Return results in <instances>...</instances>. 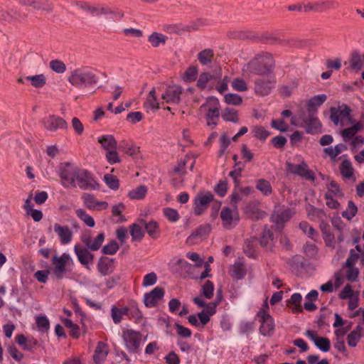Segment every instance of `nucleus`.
<instances>
[{
  "label": "nucleus",
  "mask_w": 364,
  "mask_h": 364,
  "mask_svg": "<svg viewBox=\"0 0 364 364\" xmlns=\"http://www.w3.org/2000/svg\"><path fill=\"white\" fill-rule=\"evenodd\" d=\"M215 53L213 49L206 48L198 53V60L203 65L210 64L214 59Z\"/></svg>",
  "instance_id": "c9c22d12"
},
{
  "label": "nucleus",
  "mask_w": 364,
  "mask_h": 364,
  "mask_svg": "<svg viewBox=\"0 0 364 364\" xmlns=\"http://www.w3.org/2000/svg\"><path fill=\"white\" fill-rule=\"evenodd\" d=\"M144 106L145 108H150L156 110L159 108V103L157 102L155 88H153L149 92Z\"/></svg>",
  "instance_id": "8fccbe9b"
},
{
  "label": "nucleus",
  "mask_w": 364,
  "mask_h": 364,
  "mask_svg": "<svg viewBox=\"0 0 364 364\" xmlns=\"http://www.w3.org/2000/svg\"><path fill=\"white\" fill-rule=\"evenodd\" d=\"M198 75V68L196 66H190L187 68L183 75V80L186 82L195 81Z\"/></svg>",
  "instance_id": "e2e57ef3"
},
{
  "label": "nucleus",
  "mask_w": 364,
  "mask_h": 364,
  "mask_svg": "<svg viewBox=\"0 0 364 364\" xmlns=\"http://www.w3.org/2000/svg\"><path fill=\"white\" fill-rule=\"evenodd\" d=\"M164 289L156 287L150 292L145 294L144 297V303L148 308H152L157 306L159 301L161 300L164 296Z\"/></svg>",
  "instance_id": "dca6fc26"
},
{
  "label": "nucleus",
  "mask_w": 364,
  "mask_h": 364,
  "mask_svg": "<svg viewBox=\"0 0 364 364\" xmlns=\"http://www.w3.org/2000/svg\"><path fill=\"white\" fill-rule=\"evenodd\" d=\"M256 188L266 196L271 195L272 193V188L270 183L263 178L257 181Z\"/></svg>",
  "instance_id": "49530a36"
},
{
  "label": "nucleus",
  "mask_w": 364,
  "mask_h": 364,
  "mask_svg": "<svg viewBox=\"0 0 364 364\" xmlns=\"http://www.w3.org/2000/svg\"><path fill=\"white\" fill-rule=\"evenodd\" d=\"M27 17V15L21 16L17 11L10 10H1L0 11V21H21L25 20Z\"/></svg>",
  "instance_id": "c85d7f7f"
},
{
  "label": "nucleus",
  "mask_w": 364,
  "mask_h": 364,
  "mask_svg": "<svg viewBox=\"0 0 364 364\" xmlns=\"http://www.w3.org/2000/svg\"><path fill=\"white\" fill-rule=\"evenodd\" d=\"M327 100L324 94L318 95L311 98L306 104L308 113H317V108L323 104Z\"/></svg>",
  "instance_id": "bb28decb"
},
{
  "label": "nucleus",
  "mask_w": 364,
  "mask_h": 364,
  "mask_svg": "<svg viewBox=\"0 0 364 364\" xmlns=\"http://www.w3.org/2000/svg\"><path fill=\"white\" fill-rule=\"evenodd\" d=\"M53 265V274L58 279H62L68 271V267L73 264L70 256L67 253H63L60 256H54L52 258Z\"/></svg>",
  "instance_id": "39448f33"
},
{
  "label": "nucleus",
  "mask_w": 364,
  "mask_h": 364,
  "mask_svg": "<svg viewBox=\"0 0 364 364\" xmlns=\"http://www.w3.org/2000/svg\"><path fill=\"white\" fill-rule=\"evenodd\" d=\"M253 136L257 139L264 141L270 134L269 132L262 126H256L252 129Z\"/></svg>",
  "instance_id": "bf43d9fd"
},
{
  "label": "nucleus",
  "mask_w": 364,
  "mask_h": 364,
  "mask_svg": "<svg viewBox=\"0 0 364 364\" xmlns=\"http://www.w3.org/2000/svg\"><path fill=\"white\" fill-rule=\"evenodd\" d=\"M90 249L83 247L79 245L74 247L75 253L77 255V259L81 264L87 266L92 264L94 261V255L90 252Z\"/></svg>",
  "instance_id": "5701e85b"
},
{
  "label": "nucleus",
  "mask_w": 364,
  "mask_h": 364,
  "mask_svg": "<svg viewBox=\"0 0 364 364\" xmlns=\"http://www.w3.org/2000/svg\"><path fill=\"white\" fill-rule=\"evenodd\" d=\"M274 79L257 78L255 81V92L260 96H265L270 93L275 85Z\"/></svg>",
  "instance_id": "a211bd4d"
},
{
  "label": "nucleus",
  "mask_w": 364,
  "mask_h": 364,
  "mask_svg": "<svg viewBox=\"0 0 364 364\" xmlns=\"http://www.w3.org/2000/svg\"><path fill=\"white\" fill-rule=\"evenodd\" d=\"M224 100L228 105H240L242 102V97L237 94H226L224 97Z\"/></svg>",
  "instance_id": "69168bd1"
},
{
  "label": "nucleus",
  "mask_w": 364,
  "mask_h": 364,
  "mask_svg": "<svg viewBox=\"0 0 364 364\" xmlns=\"http://www.w3.org/2000/svg\"><path fill=\"white\" fill-rule=\"evenodd\" d=\"M76 215L88 227L93 228L95 225V220L84 209L78 208L75 210Z\"/></svg>",
  "instance_id": "a18cd8bd"
},
{
  "label": "nucleus",
  "mask_w": 364,
  "mask_h": 364,
  "mask_svg": "<svg viewBox=\"0 0 364 364\" xmlns=\"http://www.w3.org/2000/svg\"><path fill=\"white\" fill-rule=\"evenodd\" d=\"M257 243L258 240L256 237H251L246 240L243 245V250L247 257L252 258H255L257 257Z\"/></svg>",
  "instance_id": "c756f323"
},
{
  "label": "nucleus",
  "mask_w": 364,
  "mask_h": 364,
  "mask_svg": "<svg viewBox=\"0 0 364 364\" xmlns=\"http://www.w3.org/2000/svg\"><path fill=\"white\" fill-rule=\"evenodd\" d=\"M275 68V60L270 53L261 52L255 55L243 68V75L250 76L268 75L273 73Z\"/></svg>",
  "instance_id": "f03ea898"
},
{
  "label": "nucleus",
  "mask_w": 364,
  "mask_h": 364,
  "mask_svg": "<svg viewBox=\"0 0 364 364\" xmlns=\"http://www.w3.org/2000/svg\"><path fill=\"white\" fill-rule=\"evenodd\" d=\"M144 228L148 235L153 239H156L160 235V228L157 222L150 221L144 223Z\"/></svg>",
  "instance_id": "37998d69"
},
{
  "label": "nucleus",
  "mask_w": 364,
  "mask_h": 364,
  "mask_svg": "<svg viewBox=\"0 0 364 364\" xmlns=\"http://www.w3.org/2000/svg\"><path fill=\"white\" fill-rule=\"evenodd\" d=\"M342 176L346 179H349L353 176V168L349 160H344L339 167Z\"/></svg>",
  "instance_id": "09e8293b"
},
{
  "label": "nucleus",
  "mask_w": 364,
  "mask_h": 364,
  "mask_svg": "<svg viewBox=\"0 0 364 364\" xmlns=\"http://www.w3.org/2000/svg\"><path fill=\"white\" fill-rule=\"evenodd\" d=\"M97 269L102 276L109 275L114 270L113 259L108 257H102L97 264Z\"/></svg>",
  "instance_id": "393cba45"
},
{
  "label": "nucleus",
  "mask_w": 364,
  "mask_h": 364,
  "mask_svg": "<svg viewBox=\"0 0 364 364\" xmlns=\"http://www.w3.org/2000/svg\"><path fill=\"white\" fill-rule=\"evenodd\" d=\"M363 327L357 326L347 336V342L349 346L355 347L361 338Z\"/></svg>",
  "instance_id": "a19ab883"
},
{
  "label": "nucleus",
  "mask_w": 364,
  "mask_h": 364,
  "mask_svg": "<svg viewBox=\"0 0 364 364\" xmlns=\"http://www.w3.org/2000/svg\"><path fill=\"white\" fill-rule=\"evenodd\" d=\"M213 78V75H212L209 73H202L199 75V78L197 81L196 85L200 90H203L207 87L208 82Z\"/></svg>",
  "instance_id": "6e6d98bb"
},
{
  "label": "nucleus",
  "mask_w": 364,
  "mask_h": 364,
  "mask_svg": "<svg viewBox=\"0 0 364 364\" xmlns=\"http://www.w3.org/2000/svg\"><path fill=\"white\" fill-rule=\"evenodd\" d=\"M210 231V227L208 225H201L198 227L192 234L188 237L187 242L194 244L198 240L207 236Z\"/></svg>",
  "instance_id": "a878e982"
},
{
  "label": "nucleus",
  "mask_w": 364,
  "mask_h": 364,
  "mask_svg": "<svg viewBox=\"0 0 364 364\" xmlns=\"http://www.w3.org/2000/svg\"><path fill=\"white\" fill-rule=\"evenodd\" d=\"M358 208L352 201H348V208L342 213V216L348 220H350L357 213Z\"/></svg>",
  "instance_id": "4d7b16f0"
},
{
  "label": "nucleus",
  "mask_w": 364,
  "mask_h": 364,
  "mask_svg": "<svg viewBox=\"0 0 364 364\" xmlns=\"http://www.w3.org/2000/svg\"><path fill=\"white\" fill-rule=\"evenodd\" d=\"M259 318L261 323L259 327V332L264 336H270L274 331V322L273 318L268 314L265 313L264 310H259L257 314Z\"/></svg>",
  "instance_id": "9d476101"
},
{
  "label": "nucleus",
  "mask_w": 364,
  "mask_h": 364,
  "mask_svg": "<svg viewBox=\"0 0 364 364\" xmlns=\"http://www.w3.org/2000/svg\"><path fill=\"white\" fill-rule=\"evenodd\" d=\"M59 176L62 186L66 188L79 187L82 190H95L99 188V184L88 171L71 166L69 163L60 168Z\"/></svg>",
  "instance_id": "f257e3e1"
},
{
  "label": "nucleus",
  "mask_w": 364,
  "mask_h": 364,
  "mask_svg": "<svg viewBox=\"0 0 364 364\" xmlns=\"http://www.w3.org/2000/svg\"><path fill=\"white\" fill-rule=\"evenodd\" d=\"M308 217L311 220L319 221L321 223L326 218V215L321 209L310 207L308 210Z\"/></svg>",
  "instance_id": "c03bdc74"
},
{
  "label": "nucleus",
  "mask_w": 364,
  "mask_h": 364,
  "mask_svg": "<svg viewBox=\"0 0 364 364\" xmlns=\"http://www.w3.org/2000/svg\"><path fill=\"white\" fill-rule=\"evenodd\" d=\"M147 193V188L145 186H139L135 189L129 192L128 196L131 199L140 200L143 199Z\"/></svg>",
  "instance_id": "3c124183"
},
{
  "label": "nucleus",
  "mask_w": 364,
  "mask_h": 364,
  "mask_svg": "<svg viewBox=\"0 0 364 364\" xmlns=\"http://www.w3.org/2000/svg\"><path fill=\"white\" fill-rule=\"evenodd\" d=\"M25 79L30 81L31 85L37 89L42 88L46 84V77L44 74L26 76Z\"/></svg>",
  "instance_id": "79ce46f5"
},
{
  "label": "nucleus",
  "mask_w": 364,
  "mask_h": 364,
  "mask_svg": "<svg viewBox=\"0 0 364 364\" xmlns=\"http://www.w3.org/2000/svg\"><path fill=\"white\" fill-rule=\"evenodd\" d=\"M21 4L32 7L35 10L41 11L48 14L53 13L54 4L51 0H19Z\"/></svg>",
  "instance_id": "2eb2a0df"
},
{
  "label": "nucleus",
  "mask_w": 364,
  "mask_h": 364,
  "mask_svg": "<svg viewBox=\"0 0 364 364\" xmlns=\"http://www.w3.org/2000/svg\"><path fill=\"white\" fill-rule=\"evenodd\" d=\"M129 307L124 306L123 308H118L116 306H112L111 308V317L115 324L121 323L124 316H129Z\"/></svg>",
  "instance_id": "2f4dec72"
},
{
  "label": "nucleus",
  "mask_w": 364,
  "mask_h": 364,
  "mask_svg": "<svg viewBox=\"0 0 364 364\" xmlns=\"http://www.w3.org/2000/svg\"><path fill=\"white\" fill-rule=\"evenodd\" d=\"M104 240L105 234L103 232L100 233L93 241L90 232H85L81 237L82 242L92 251L98 250L102 246Z\"/></svg>",
  "instance_id": "412c9836"
},
{
  "label": "nucleus",
  "mask_w": 364,
  "mask_h": 364,
  "mask_svg": "<svg viewBox=\"0 0 364 364\" xmlns=\"http://www.w3.org/2000/svg\"><path fill=\"white\" fill-rule=\"evenodd\" d=\"M63 324L65 327L70 329V335L73 338L77 339L80 336V328L79 326L74 323L71 320L65 318L63 321Z\"/></svg>",
  "instance_id": "864d4df0"
},
{
  "label": "nucleus",
  "mask_w": 364,
  "mask_h": 364,
  "mask_svg": "<svg viewBox=\"0 0 364 364\" xmlns=\"http://www.w3.org/2000/svg\"><path fill=\"white\" fill-rule=\"evenodd\" d=\"M50 68L57 73H63L66 70L65 64L60 60H53L49 63Z\"/></svg>",
  "instance_id": "0e129e2a"
},
{
  "label": "nucleus",
  "mask_w": 364,
  "mask_h": 364,
  "mask_svg": "<svg viewBox=\"0 0 364 364\" xmlns=\"http://www.w3.org/2000/svg\"><path fill=\"white\" fill-rule=\"evenodd\" d=\"M122 339L126 348L131 353H138L141 342V333L133 329L122 331Z\"/></svg>",
  "instance_id": "423d86ee"
},
{
  "label": "nucleus",
  "mask_w": 364,
  "mask_h": 364,
  "mask_svg": "<svg viewBox=\"0 0 364 364\" xmlns=\"http://www.w3.org/2000/svg\"><path fill=\"white\" fill-rule=\"evenodd\" d=\"M183 89L177 85L168 86L161 94V98L168 104L178 105L181 101Z\"/></svg>",
  "instance_id": "f8f14e48"
},
{
  "label": "nucleus",
  "mask_w": 364,
  "mask_h": 364,
  "mask_svg": "<svg viewBox=\"0 0 364 364\" xmlns=\"http://www.w3.org/2000/svg\"><path fill=\"white\" fill-rule=\"evenodd\" d=\"M119 250V245L115 240H112L102 247V252L105 255H114Z\"/></svg>",
  "instance_id": "774afa93"
},
{
  "label": "nucleus",
  "mask_w": 364,
  "mask_h": 364,
  "mask_svg": "<svg viewBox=\"0 0 364 364\" xmlns=\"http://www.w3.org/2000/svg\"><path fill=\"white\" fill-rule=\"evenodd\" d=\"M339 4L336 0H326L315 2L316 12H323L329 9H337Z\"/></svg>",
  "instance_id": "58836bf2"
},
{
  "label": "nucleus",
  "mask_w": 364,
  "mask_h": 364,
  "mask_svg": "<svg viewBox=\"0 0 364 364\" xmlns=\"http://www.w3.org/2000/svg\"><path fill=\"white\" fill-rule=\"evenodd\" d=\"M124 209L125 205L123 203H119L112 206V214L114 217H117V223H123L126 220L125 217L122 214Z\"/></svg>",
  "instance_id": "603ef678"
},
{
  "label": "nucleus",
  "mask_w": 364,
  "mask_h": 364,
  "mask_svg": "<svg viewBox=\"0 0 364 364\" xmlns=\"http://www.w3.org/2000/svg\"><path fill=\"white\" fill-rule=\"evenodd\" d=\"M222 220V225L226 230L234 228L239 223L240 217L237 206L233 208L230 207H223L220 214Z\"/></svg>",
  "instance_id": "0eeeda50"
},
{
  "label": "nucleus",
  "mask_w": 364,
  "mask_h": 364,
  "mask_svg": "<svg viewBox=\"0 0 364 364\" xmlns=\"http://www.w3.org/2000/svg\"><path fill=\"white\" fill-rule=\"evenodd\" d=\"M362 124L360 122H358L350 127L343 129L341 132V135L343 140L347 141L348 140L353 139L355 134L362 129Z\"/></svg>",
  "instance_id": "4c0bfd02"
},
{
  "label": "nucleus",
  "mask_w": 364,
  "mask_h": 364,
  "mask_svg": "<svg viewBox=\"0 0 364 364\" xmlns=\"http://www.w3.org/2000/svg\"><path fill=\"white\" fill-rule=\"evenodd\" d=\"M213 195L210 192L198 194L195 199L194 213L196 215H201L208 208V204L213 200Z\"/></svg>",
  "instance_id": "f3484780"
},
{
  "label": "nucleus",
  "mask_w": 364,
  "mask_h": 364,
  "mask_svg": "<svg viewBox=\"0 0 364 364\" xmlns=\"http://www.w3.org/2000/svg\"><path fill=\"white\" fill-rule=\"evenodd\" d=\"M304 122L307 133L315 134L320 132L321 123L316 117V114L308 113V116L304 119Z\"/></svg>",
  "instance_id": "b1692460"
},
{
  "label": "nucleus",
  "mask_w": 364,
  "mask_h": 364,
  "mask_svg": "<svg viewBox=\"0 0 364 364\" xmlns=\"http://www.w3.org/2000/svg\"><path fill=\"white\" fill-rule=\"evenodd\" d=\"M222 118L225 122H231L232 123L239 122L238 111L232 107H226L222 111Z\"/></svg>",
  "instance_id": "e433bc0d"
},
{
  "label": "nucleus",
  "mask_w": 364,
  "mask_h": 364,
  "mask_svg": "<svg viewBox=\"0 0 364 364\" xmlns=\"http://www.w3.org/2000/svg\"><path fill=\"white\" fill-rule=\"evenodd\" d=\"M305 335L312 341L316 346L323 352H328L331 348L330 340L326 337H319L316 331L307 330Z\"/></svg>",
  "instance_id": "6ab92c4d"
},
{
  "label": "nucleus",
  "mask_w": 364,
  "mask_h": 364,
  "mask_svg": "<svg viewBox=\"0 0 364 364\" xmlns=\"http://www.w3.org/2000/svg\"><path fill=\"white\" fill-rule=\"evenodd\" d=\"M168 37L161 33L153 32L147 38L148 42L153 48H158L160 46H164L166 43Z\"/></svg>",
  "instance_id": "72a5a7b5"
},
{
  "label": "nucleus",
  "mask_w": 364,
  "mask_h": 364,
  "mask_svg": "<svg viewBox=\"0 0 364 364\" xmlns=\"http://www.w3.org/2000/svg\"><path fill=\"white\" fill-rule=\"evenodd\" d=\"M16 341L23 350L28 351L32 350L38 345V341L35 338H28L23 334L17 335L16 336Z\"/></svg>",
  "instance_id": "7c9ffc66"
},
{
  "label": "nucleus",
  "mask_w": 364,
  "mask_h": 364,
  "mask_svg": "<svg viewBox=\"0 0 364 364\" xmlns=\"http://www.w3.org/2000/svg\"><path fill=\"white\" fill-rule=\"evenodd\" d=\"M82 10L90 13L92 15H112L115 17L118 16L121 18L123 14H119L113 11L110 7L107 6H92L86 3H83L81 6Z\"/></svg>",
  "instance_id": "ddd939ff"
},
{
  "label": "nucleus",
  "mask_w": 364,
  "mask_h": 364,
  "mask_svg": "<svg viewBox=\"0 0 364 364\" xmlns=\"http://www.w3.org/2000/svg\"><path fill=\"white\" fill-rule=\"evenodd\" d=\"M214 284L210 281L207 280L202 287V294L206 299H211L214 292Z\"/></svg>",
  "instance_id": "052dcab7"
},
{
  "label": "nucleus",
  "mask_w": 364,
  "mask_h": 364,
  "mask_svg": "<svg viewBox=\"0 0 364 364\" xmlns=\"http://www.w3.org/2000/svg\"><path fill=\"white\" fill-rule=\"evenodd\" d=\"M119 149L124 154L129 156H135L139 152V147L136 146L132 142L122 141L119 146Z\"/></svg>",
  "instance_id": "ea45409f"
},
{
  "label": "nucleus",
  "mask_w": 364,
  "mask_h": 364,
  "mask_svg": "<svg viewBox=\"0 0 364 364\" xmlns=\"http://www.w3.org/2000/svg\"><path fill=\"white\" fill-rule=\"evenodd\" d=\"M108 352L107 345L102 341L98 342L93 355L95 363L98 364L103 362L107 356Z\"/></svg>",
  "instance_id": "cd10ccee"
},
{
  "label": "nucleus",
  "mask_w": 364,
  "mask_h": 364,
  "mask_svg": "<svg viewBox=\"0 0 364 364\" xmlns=\"http://www.w3.org/2000/svg\"><path fill=\"white\" fill-rule=\"evenodd\" d=\"M246 274L245 266L241 263H235L232 267V275L237 279H240Z\"/></svg>",
  "instance_id": "338daca9"
},
{
  "label": "nucleus",
  "mask_w": 364,
  "mask_h": 364,
  "mask_svg": "<svg viewBox=\"0 0 364 364\" xmlns=\"http://www.w3.org/2000/svg\"><path fill=\"white\" fill-rule=\"evenodd\" d=\"M97 141L107 151L112 149H117V142L112 135H103L99 137Z\"/></svg>",
  "instance_id": "f704fd0d"
},
{
  "label": "nucleus",
  "mask_w": 364,
  "mask_h": 364,
  "mask_svg": "<svg viewBox=\"0 0 364 364\" xmlns=\"http://www.w3.org/2000/svg\"><path fill=\"white\" fill-rule=\"evenodd\" d=\"M351 109L346 104L339 105L338 107H332L330 108V119L335 124L338 125L346 119H349Z\"/></svg>",
  "instance_id": "9b49d317"
},
{
  "label": "nucleus",
  "mask_w": 364,
  "mask_h": 364,
  "mask_svg": "<svg viewBox=\"0 0 364 364\" xmlns=\"http://www.w3.org/2000/svg\"><path fill=\"white\" fill-rule=\"evenodd\" d=\"M82 199L85 207L89 210H106L108 208V203L97 200L94 195L90 193H84L82 196Z\"/></svg>",
  "instance_id": "aec40b11"
},
{
  "label": "nucleus",
  "mask_w": 364,
  "mask_h": 364,
  "mask_svg": "<svg viewBox=\"0 0 364 364\" xmlns=\"http://www.w3.org/2000/svg\"><path fill=\"white\" fill-rule=\"evenodd\" d=\"M287 170L289 173L299 176L306 180L314 181L316 179L314 172L309 168L305 161H301L299 164H294L287 162Z\"/></svg>",
  "instance_id": "6e6552de"
},
{
  "label": "nucleus",
  "mask_w": 364,
  "mask_h": 364,
  "mask_svg": "<svg viewBox=\"0 0 364 364\" xmlns=\"http://www.w3.org/2000/svg\"><path fill=\"white\" fill-rule=\"evenodd\" d=\"M294 214V211L289 208L277 206L271 218L277 225H283L284 223L290 220Z\"/></svg>",
  "instance_id": "4468645a"
},
{
  "label": "nucleus",
  "mask_w": 364,
  "mask_h": 364,
  "mask_svg": "<svg viewBox=\"0 0 364 364\" xmlns=\"http://www.w3.org/2000/svg\"><path fill=\"white\" fill-rule=\"evenodd\" d=\"M53 228V231L57 234L62 245L69 244L72 241L73 234L68 226H63L56 223H54Z\"/></svg>",
  "instance_id": "4be33fe9"
},
{
  "label": "nucleus",
  "mask_w": 364,
  "mask_h": 364,
  "mask_svg": "<svg viewBox=\"0 0 364 364\" xmlns=\"http://www.w3.org/2000/svg\"><path fill=\"white\" fill-rule=\"evenodd\" d=\"M129 232L132 241L140 242L144 236V231L142 228L136 223L129 226Z\"/></svg>",
  "instance_id": "de8ad7c7"
},
{
  "label": "nucleus",
  "mask_w": 364,
  "mask_h": 364,
  "mask_svg": "<svg viewBox=\"0 0 364 364\" xmlns=\"http://www.w3.org/2000/svg\"><path fill=\"white\" fill-rule=\"evenodd\" d=\"M129 318H133L135 323H140L144 320L142 312L139 310L137 306H132L129 307Z\"/></svg>",
  "instance_id": "5fc2aeb1"
},
{
  "label": "nucleus",
  "mask_w": 364,
  "mask_h": 364,
  "mask_svg": "<svg viewBox=\"0 0 364 364\" xmlns=\"http://www.w3.org/2000/svg\"><path fill=\"white\" fill-rule=\"evenodd\" d=\"M246 213L248 214L249 217L254 220L262 219L266 215L264 211L256 208H247Z\"/></svg>",
  "instance_id": "13d9d810"
},
{
  "label": "nucleus",
  "mask_w": 364,
  "mask_h": 364,
  "mask_svg": "<svg viewBox=\"0 0 364 364\" xmlns=\"http://www.w3.org/2000/svg\"><path fill=\"white\" fill-rule=\"evenodd\" d=\"M301 295L299 293H294L287 301V304L294 314H300L303 312V308L301 304Z\"/></svg>",
  "instance_id": "473e14b6"
},
{
  "label": "nucleus",
  "mask_w": 364,
  "mask_h": 364,
  "mask_svg": "<svg viewBox=\"0 0 364 364\" xmlns=\"http://www.w3.org/2000/svg\"><path fill=\"white\" fill-rule=\"evenodd\" d=\"M43 128L48 132H55L58 129L67 130L68 124L67 122L62 117L50 114L42 119Z\"/></svg>",
  "instance_id": "1a4fd4ad"
},
{
  "label": "nucleus",
  "mask_w": 364,
  "mask_h": 364,
  "mask_svg": "<svg viewBox=\"0 0 364 364\" xmlns=\"http://www.w3.org/2000/svg\"><path fill=\"white\" fill-rule=\"evenodd\" d=\"M104 180L108 187L113 190H117L119 187V181L117 176L112 174H106L104 176Z\"/></svg>",
  "instance_id": "680f3d73"
},
{
  "label": "nucleus",
  "mask_w": 364,
  "mask_h": 364,
  "mask_svg": "<svg viewBox=\"0 0 364 364\" xmlns=\"http://www.w3.org/2000/svg\"><path fill=\"white\" fill-rule=\"evenodd\" d=\"M68 82L74 87L81 88L97 82V77L83 68H77L70 73Z\"/></svg>",
  "instance_id": "20e7f679"
},
{
  "label": "nucleus",
  "mask_w": 364,
  "mask_h": 364,
  "mask_svg": "<svg viewBox=\"0 0 364 364\" xmlns=\"http://www.w3.org/2000/svg\"><path fill=\"white\" fill-rule=\"evenodd\" d=\"M220 105L219 100L214 97H210L206 102L200 107L201 112H205V119L208 126L214 129L218 125L220 117Z\"/></svg>",
  "instance_id": "7ed1b4c3"
}]
</instances>
